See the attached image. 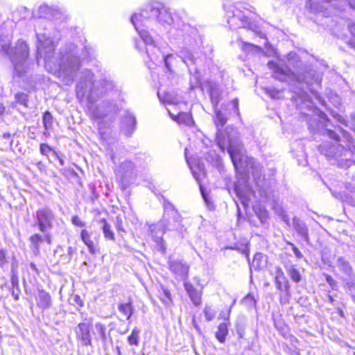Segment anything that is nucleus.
Instances as JSON below:
<instances>
[{
  "mask_svg": "<svg viewBox=\"0 0 355 355\" xmlns=\"http://www.w3.org/2000/svg\"><path fill=\"white\" fill-rule=\"evenodd\" d=\"M272 71V77L281 82L291 85L294 95L291 101L300 110L302 115L306 117L308 128L311 132L326 135L335 142L324 141L318 146V151L324 155L332 164L341 167H349L355 163L352 158L355 155V141L352 135L342 128H339L341 137L334 130L327 128L329 119L327 114L314 105L310 96L305 89L311 93L315 92L313 86H320L322 74L309 65L299 68L296 72L284 68L274 60L268 62Z\"/></svg>",
  "mask_w": 355,
  "mask_h": 355,
  "instance_id": "nucleus-1",
  "label": "nucleus"
},
{
  "mask_svg": "<svg viewBox=\"0 0 355 355\" xmlns=\"http://www.w3.org/2000/svg\"><path fill=\"white\" fill-rule=\"evenodd\" d=\"M130 20L141 40V43L145 46V53L150 60L156 63L161 59L164 62L166 69L172 73L173 67L176 62V57L171 53L164 54L157 46L155 39L145 29L149 28L153 24L158 23L164 26L171 25L174 22L168 9L159 2H153L146 5L139 13L134 14Z\"/></svg>",
  "mask_w": 355,
  "mask_h": 355,
  "instance_id": "nucleus-2",
  "label": "nucleus"
},
{
  "mask_svg": "<svg viewBox=\"0 0 355 355\" xmlns=\"http://www.w3.org/2000/svg\"><path fill=\"white\" fill-rule=\"evenodd\" d=\"M93 78L94 74L90 70L83 72V76L76 85L77 96L87 98L89 103L105 97L93 111L96 119H102L110 114L117 113L122 109L123 101L121 87L109 79L94 80Z\"/></svg>",
  "mask_w": 355,
  "mask_h": 355,
  "instance_id": "nucleus-3",
  "label": "nucleus"
},
{
  "mask_svg": "<svg viewBox=\"0 0 355 355\" xmlns=\"http://www.w3.org/2000/svg\"><path fill=\"white\" fill-rule=\"evenodd\" d=\"M241 144L239 140L228 141L227 153L231 158L235 171L242 176L234 183V191L236 196L245 206L253 193L252 187L248 180L251 172L258 187H262L264 180L262 166L252 157H248L241 153Z\"/></svg>",
  "mask_w": 355,
  "mask_h": 355,
  "instance_id": "nucleus-4",
  "label": "nucleus"
},
{
  "mask_svg": "<svg viewBox=\"0 0 355 355\" xmlns=\"http://www.w3.org/2000/svg\"><path fill=\"white\" fill-rule=\"evenodd\" d=\"M93 50L90 47L85 46L79 55V50L73 44H68L64 50L60 51L58 61V76L65 85H71L78 71L81 66V60H85L92 56Z\"/></svg>",
  "mask_w": 355,
  "mask_h": 355,
  "instance_id": "nucleus-5",
  "label": "nucleus"
},
{
  "mask_svg": "<svg viewBox=\"0 0 355 355\" xmlns=\"http://www.w3.org/2000/svg\"><path fill=\"white\" fill-rule=\"evenodd\" d=\"M1 48L9 56L16 76L23 77L31 70V65L33 64H31L28 60L29 49L25 42L18 40L12 49H10L9 44H1Z\"/></svg>",
  "mask_w": 355,
  "mask_h": 355,
  "instance_id": "nucleus-6",
  "label": "nucleus"
},
{
  "mask_svg": "<svg viewBox=\"0 0 355 355\" xmlns=\"http://www.w3.org/2000/svg\"><path fill=\"white\" fill-rule=\"evenodd\" d=\"M36 36L37 41L36 59L37 62H39V59L42 57L46 63L52 62L55 49V44L53 40L46 33H37Z\"/></svg>",
  "mask_w": 355,
  "mask_h": 355,
  "instance_id": "nucleus-7",
  "label": "nucleus"
},
{
  "mask_svg": "<svg viewBox=\"0 0 355 355\" xmlns=\"http://www.w3.org/2000/svg\"><path fill=\"white\" fill-rule=\"evenodd\" d=\"M215 117L214 123L217 128L216 132V141L217 145L221 151L225 152V149L227 150L228 141L231 140H239L237 138H231L229 133L224 134L222 131V128L225 125L227 121V117L217 107L214 109Z\"/></svg>",
  "mask_w": 355,
  "mask_h": 355,
  "instance_id": "nucleus-8",
  "label": "nucleus"
},
{
  "mask_svg": "<svg viewBox=\"0 0 355 355\" xmlns=\"http://www.w3.org/2000/svg\"><path fill=\"white\" fill-rule=\"evenodd\" d=\"M55 219V214L49 207L40 208L36 211L35 225L42 233H45L51 230Z\"/></svg>",
  "mask_w": 355,
  "mask_h": 355,
  "instance_id": "nucleus-9",
  "label": "nucleus"
},
{
  "mask_svg": "<svg viewBox=\"0 0 355 355\" xmlns=\"http://www.w3.org/2000/svg\"><path fill=\"white\" fill-rule=\"evenodd\" d=\"M175 35L182 43L189 47H193L198 44V30L188 24L182 23L175 28Z\"/></svg>",
  "mask_w": 355,
  "mask_h": 355,
  "instance_id": "nucleus-10",
  "label": "nucleus"
},
{
  "mask_svg": "<svg viewBox=\"0 0 355 355\" xmlns=\"http://www.w3.org/2000/svg\"><path fill=\"white\" fill-rule=\"evenodd\" d=\"M227 15L228 17L227 23L232 29L243 28L254 31L256 27V25L252 24L250 19L237 8H235L232 11L227 12Z\"/></svg>",
  "mask_w": 355,
  "mask_h": 355,
  "instance_id": "nucleus-11",
  "label": "nucleus"
},
{
  "mask_svg": "<svg viewBox=\"0 0 355 355\" xmlns=\"http://www.w3.org/2000/svg\"><path fill=\"white\" fill-rule=\"evenodd\" d=\"M92 324L90 320L85 319V321L80 322L75 328L76 340L82 346H92Z\"/></svg>",
  "mask_w": 355,
  "mask_h": 355,
  "instance_id": "nucleus-12",
  "label": "nucleus"
},
{
  "mask_svg": "<svg viewBox=\"0 0 355 355\" xmlns=\"http://www.w3.org/2000/svg\"><path fill=\"white\" fill-rule=\"evenodd\" d=\"M164 214L162 223L166 230L173 223H178L182 218L175 206L166 198L163 197Z\"/></svg>",
  "mask_w": 355,
  "mask_h": 355,
  "instance_id": "nucleus-13",
  "label": "nucleus"
},
{
  "mask_svg": "<svg viewBox=\"0 0 355 355\" xmlns=\"http://www.w3.org/2000/svg\"><path fill=\"white\" fill-rule=\"evenodd\" d=\"M137 128L135 116L129 110L125 111L120 118V131L127 137H132Z\"/></svg>",
  "mask_w": 355,
  "mask_h": 355,
  "instance_id": "nucleus-14",
  "label": "nucleus"
},
{
  "mask_svg": "<svg viewBox=\"0 0 355 355\" xmlns=\"http://www.w3.org/2000/svg\"><path fill=\"white\" fill-rule=\"evenodd\" d=\"M77 248L75 246L64 247L58 245L54 250V257L57 258L58 262L61 264L69 263L74 254H76Z\"/></svg>",
  "mask_w": 355,
  "mask_h": 355,
  "instance_id": "nucleus-15",
  "label": "nucleus"
},
{
  "mask_svg": "<svg viewBox=\"0 0 355 355\" xmlns=\"http://www.w3.org/2000/svg\"><path fill=\"white\" fill-rule=\"evenodd\" d=\"M333 196L340 200L345 205L355 207V187L350 184L345 186L342 191L332 193Z\"/></svg>",
  "mask_w": 355,
  "mask_h": 355,
  "instance_id": "nucleus-16",
  "label": "nucleus"
},
{
  "mask_svg": "<svg viewBox=\"0 0 355 355\" xmlns=\"http://www.w3.org/2000/svg\"><path fill=\"white\" fill-rule=\"evenodd\" d=\"M170 270L177 278L185 280L189 273V266L180 260H170L168 261Z\"/></svg>",
  "mask_w": 355,
  "mask_h": 355,
  "instance_id": "nucleus-17",
  "label": "nucleus"
},
{
  "mask_svg": "<svg viewBox=\"0 0 355 355\" xmlns=\"http://www.w3.org/2000/svg\"><path fill=\"white\" fill-rule=\"evenodd\" d=\"M293 227L296 233L307 244H310V238L309 235V228L306 223L299 218L295 216L293 218Z\"/></svg>",
  "mask_w": 355,
  "mask_h": 355,
  "instance_id": "nucleus-18",
  "label": "nucleus"
},
{
  "mask_svg": "<svg viewBox=\"0 0 355 355\" xmlns=\"http://www.w3.org/2000/svg\"><path fill=\"white\" fill-rule=\"evenodd\" d=\"M275 284L276 288L280 292L291 290V286L288 279L285 276L284 271L279 267L275 268Z\"/></svg>",
  "mask_w": 355,
  "mask_h": 355,
  "instance_id": "nucleus-19",
  "label": "nucleus"
},
{
  "mask_svg": "<svg viewBox=\"0 0 355 355\" xmlns=\"http://www.w3.org/2000/svg\"><path fill=\"white\" fill-rule=\"evenodd\" d=\"M35 300L37 306L42 311L49 309L53 304L50 293L44 289L38 290Z\"/></svg>",
  "mask_w": 355,
  "mask_h": 355,
  "instance_id": "nucleus-20",
  "label": "nucleus"
},
{
  "mask_svg": "<svg viewBox=\"0 0 355 355\" xmlns=\"http://www.w3.org/2000/svg\"><path fill=\"white\" fill-rule=\"evenodd\" d=\"M180 58L182 59V62H184L188 67L189 73H192L193 71L195 73H197L198 70L195 67L196 58L190 49L187 48H183L180 51Z\"/></svg>",
  "mask_w": 355,
  "mask_h": 355,
  "instance_id": "nucleus-21",
  "label": "nucleus"
},
{
  "mask_svg": "<svg viewBox=\"0 0 355 355\" xmlns=\"http://www.w3.org/2000/svg\"><path fill=\"white\" fill-rule=\"evenodd\" d=\"M336 264L339 270L347 277V280H352L354 274L349 261L346 258L338 257Z\"/></svg>",
  "mask_w": 355,
  "mask_h": 355,
  "instance_id": "nucleus-22",
  "label": "nucleus"
},
{
  "mask_svg": "<svg viewBox=\"0 0 355 355\" xmlns=\"http://www.w3.org/2000/svg\"><path fill=\"white\" fill-rule=\"evenodd\" d=\"M135 171V164L130 160H125L121 164L117 171V175H120L122 180H125L131 178Z\"/></svg>",
  "mask_w": 355,
  "mask_h": 355,
  "instance_id": "nucleus-23",
  "label": "nucleus"
},
{
  "mask_svg": "<svg viewBox=\"0 0 355 355\" xmlns=\"http://www.w3.org/2000/svg\"><path fill=\"white\" fill-rule=\"evenodd\" d=\"M184 289L188 293L192 303L196 306H198L201 304V293L199 292L191 283L185 282L184 284Z\"/></svg>",
  "mask_w": 355,
  "mask_h": 355,
  "instance_id": "nucleus-24",
  "label": "nucleus"
},
{
  "mask_svg": "<svg viewBox=\"0 0 355 355\" xmlns=\"http://www.w3.org/2000/svg\"><path fill=\"white\" fill-rule=\"evenodd\" d=\"M56 12L55 9L49 7L46 4H42L37 10L33 12V15L35 17L51 19Z\"/></svg>",
  "mask_w": 355,
  "mask_h": 355,
  "instance_id": "nucleus-25",
  "label": "nucleus"
},
{
  "mask_svg": "<svg viewBox=\"0 0 355 355\" xmlns=\"http://www.w3.org/2000/svg\"><path fill=\"white\" fill-rule=\"evenodd\" d=\"M222 89L219 85L213 83L209 85V97L214 109L218 107V103L222 99Z\"/></svg>",
  "mask_w": 355,
  "mask_h": 355,
  "instance_id": "nucleus-26",
  "label": "nucleus"
},
{
  "mask_svg": "<svg viewBox=\"0 0 355 355\" xmlns=\"http://www.w3.org/2000/svg\"><path fill=\"white\" fill-rule=\"evenodd\" d=\"M331 115L339 123L346 127H348L350 130L355 132V112L350 114L349 119H346L342 115L335 112H332Z\"/></svg>",
  "mask_w": 355,
  "mask_h": 355,
  "instance_id": "nucleus-27",
  "label": "nucleus"
},
{
  "mask_svg": "<svg viewBox=\"0 0 355 355\" xmlns=\"http://www.w3.org/2000/svg\"><path fill=\"white\" fill-rule=\"evenodd\" d=\"M184 155L188 165L190 167L191 171L193 178L200 184V180L202 175L204 174V166L200 162H198L196 165H191L187 156V149L184 150Z\"/></svg>",
  "mask_w": 355,
  "mask_h": 355,
  "instance_id": "nucleus-28",
  "label": "nucleus"
},
{
  "mask_svg": "<svg viewBox=\"0 0 355 355\" xmlns=\"http://www.w3.org/2000/svg\"><path fill=\"white\" fill-rule=\"evenodd\" d=\"M284 268L286 272L293 282L297 284L302 280V275L300 270L297 268L296 265L292 263L285 264Z\"/></svg>",
  "mask_w": 355,
  "mask_h": 355,
  "instance_id": "nucleus-29",
  "label": "nucleus"
},
{
  "mask_svg": "<svg viewBox=\"0 0 355 355\" xmlns=\"http://www.w3.org/2000/svg\"><path fill=\"white\" fill-rule=\"evenodd\" d=\"M229 334V324L227 322H221L217 327L215 337L220 343H225Z\"/></svg>",
  "mask_w": 355,
  "mask_h": 355,
  "instance_id": "nucleus-30",
  "label": "nucleus"
},
{
  "mask_svg": "<svg viewBox=\"0 0 355 355\" xmlns=\"http://www.w3.org/2000/svg\"><path fill=\"white\" fill-rule=\"evenodd\" d=\"M263 254L257 252L254 254L252 262L250 261V260L248 261L249 266H250V282H252V268H253L256 270H261L263 267Z\"/></svg>",
  "mask_w": 355,
  "mask_h": 355,
  "instance_id": "nucleus-31",
  "label": "nucleus"
},
{
  "mask_svg": "<svg viewBox=\"0 0 355 355\" xmlns=\"http://www.w3.org/2000/svg\"><path fill=\"white\" fill-rule=\"evenodd\" d=\"M246 329V320L243 317L238 318L234 323V329L238 335V340L244 339Z\"/></svg>",
  "mask_w": 355,
  "mask_h": 355,
  "instance_id": "nucleus-32",
  "label": "nucleus"
},
{
  "mask_svg": "<svg viewBox=\"0 0 355 355\" xmlns=\"http://www.w3.org/2000/svg\"><path fill=\"white\" fill-rule=\"evenodd\" d=\"M99 222L102 225L101 228L105 239L106 240L115 241V235L114 232L111 229V225L107 222V220L105 218L100 219Z\"/></svg>",
  "mask_w": 355,
  "mask_h": 355,
  "instance_id": "nucleus-33",
  "label": "nucleus"
},
{
  "mask_svg": "<svg viewBox=\"0 0 355 355\" xmlns=\"http://www.w3.org/2000/svg\"><path fill=\"white\" fill-rule=\"evenodd\" d=\"M80 237L83 243L87 245L89 252L94 254L96 253V247L94 242L90 239V235L86 230H83L80 232Z\"/></svg>",
  "mask_w": 355,
  "mask_h": 355,
  "instance_id": "nucleus-34",
  "label": "nucleus"
},
{
  "mask_svg": "<svg viewBox=\"0 0 355 355\" xmlns=\"http://www.w3.org/2000/svg\"><path fill=\"white\" fill-rule=\"evenodd\" d=\"M253 211L261 224H265L267 222L268 213L264 207L260 205H255L253 207Z\"/></svg>",
  "mask_w": 355,
  "mask_h": 355,
  "instance_id": "nucleus-35",
  "label": "nucleus"
},
{
  "mask_svg": "<svg viewBox=\"0 0 355 355\" xmlns=\"http://www.w3.org/2000/svg\"><path fill=\"white\" fill-rule=\"evenodd\" d=\"M29 241L32 245V250L35 254L40 252V243L43 242V236L40 234H34L29 238Z\"/></svg>",
  "mask_w": 355,
  "mask_h": 355,
  "instance_id": "nucleus-36",
  "label": "nucleus"
},
{
  "mask_svg": "<svg viewBox=\"0 0 355 355\" xmlns=\"http://www.w3.org/2000/svg\"><path fill=\"white\" fill-rule=\"evenodd\" d=\"M118 309L121 313L126 316L127 320H129L133 314L134 309L132 305V302L119 304Z\"/></svg>",
  "mask_w": 355,
  "mask_h": 355,
  "instance_id": "nucleus-37",
  "label": "nucleus"
},
{
  "mask_svg": "<svg viewBox=\"0 0 355 355\" xmlns=\"http://www.w3.org/2000/svg\"><path fill=\"white\" fill-rule=\"evenodd\" d=\"M141 331L139 328L135 327L130 335L128 337V343L130 345L138 347L139 344Z\"/></svg>",
  "mask_w": 355,
  "mask_h": 355,
  "instance_id": "nucleus-38",
  "label": "nucleus"
},
{
  "mask_svg": "<svg viewBox=\"0 0 355 355\" xmlns=\"http://www.w3.org/2000/svg\"><path fill=\"white\" fill-rule=\"evenodd\" d=\"M95 327L100 336V339L103 344V348L105 349L107 347L106 342L107 339L106 336V327L101 322H97L95 324Z\"/></svg>",
  "mask_w": 355,
  "mask_h": 355,
  "instance_id": "nucleus-39",
  "label": "nucleus"
},
{
  "mask_svg": "<svg viewBox=\"0 0 355 355\" xmlns=\"http://www.w3.org/2000/svg\"><path fill=\"white\" fill-rule=\"evenodd\" d=\"M242 303L249 309H257V300L251 293H248L242 300Z\"/></svg>",
  "mask_w": 355,
  "mask_h": 355,
  "instance_id": "nucleus-40",
  "label": "nucleus"
},
{
  "mask_svg": "<svg viewBox=\"0 0 355 355\" xmlns=\"http://www.w3.org/2000/svg\"><path fill=\"white\" fill-rule=\"evenodd\" d=\"M170 116L173 121H177L178 123L189 124L190 121V116L188 114L184 112H180L178 115H174L168 111Z\"/></svg>",
  "mask_w": 355,
  "mask_h": 355,
  "instance_id": "nucleus-41",
  "label": "nucleus"
},
{
  "mask_svg": "<svg viewBox=\"0 0 355 355\" xmlns=\"http://www.w3.org/2000/svg\"><path fill=\"white\" fill-rule=\"evenodd\" d=\"M42 122L44 127V129L46 130H49L52 127L53 124V116L50 112L46 111L43 114L42 116Z\"/></svg>",
  "mask_w": 355,
  "mask_h": 355,
  "instance_id": "nucleus-42",
  "label": "nucleus"
},
{
  "mask_svg": "<svg viewBox=\"0 0 355 355\" xmlns=\"http://www.w3.org/2000/svg\"><path fill=\"white\" fill-rule=\"evenodd\" d=\"M181 222L182 218H180V220H179L178 223H173V225L168 227L166 230L170 231H177L182 236V237H184V233L186 232V228L184 227Z\"/></svg>",
  "mask_w": 355,
  "mask_h": 355,
  "instance_id": "nucleus-43",
  "label": "nucleus"
},
{
  "mask_svg": "<svg viewBox=\"0 0 355 355\" xmlns=\"http://www.w3.org/2000/svg\"><path fill=\"white\" fill-rule=\"evenodd\" d=\"M203 312L207 322L212 321L216 314V311L211 306L207 304L205 305Z\"/></svg>",
  "mask_w": 355,
  "mask_h": 355,
  "instance_id": "nucleus-44",
  "label": "nucleus"
},
{
  "mask_svg": "<svg viewBox=\"0 0 355 355\" xmlns=\"http://www.w3.org/2000/svg\"><path fill=\"white\" fill-rule=\"evenodd\" d=\"M200 193H201L202 197L207 208L209 210L214 209V208H215L214 205L209 199V196H208L207 193L206 192L205 189L201 185H200Z\"/></svg>",
  "mask_w": 355,
  "mask_h": 355,
  "instance_id": "nucleus-45",
  "label": "nucleus"
},
{
  "mask_svg": "<svg viewBox=\"0 0 355 355\" xmlns=\"http://www.w3.org/2000/svg\"><path fill=\"white\" fill-rule=\"evenodd\" d=\"M15 98L18 103H19L21 105H24L26 107H28V94L23 92H19L15 94Z\"/></svg>",
  "mask_w": 355,
  "mask_h": 355,
  "instance_id": "nucleus-46",
  "label": "nucleus"
},
{
  "mask_svg": "<svg viewBox=\"0 0 355 355\" xmlns=\"http://www.w3.org/2000/svg\"><path fill=\"white\" fill-rule=\"evenodd\" d=\"M155 227H150V230L153 234V241L157 243L159 246V250L163 252H165V243L163 238L162 236H155L153 234Z\"/></svg>",
  "mask_w": 355,
  "mask_h": 355,
  "instance_id": "nucleus-47",
  "label": "nucleus"
},
{
  "mask_svg": "<svg viewBox=\"0 0 355 355\" xmlns=\"http://www.w3.org/2000/svg\"><path fill=\"white\" fill-rule=\"evenodd\" d=\"M10 282L12 284V289H16L18 291V293H20V288L19 285V278L17 272L14 270L13 268L11 269V278Z\"/></svg>",
  "mask_w": 355,
  "mask_h": 355,
  "instance_id": "nucleus-48",
  "label": "nucleus"
},
{
  "mask_svg": "<svg viewBox=\"0 0 355 355\" xmlns=\"http://www.w3.org/2000/svg\"><path fill=\"white\" fill-rule=\"evenodd\" d=\"M40 152L44 156H49L50 153H53L55 156H57L55 151L53 150L52 148L50 147L47 144L43 143L40 146Z\"/></svg>",
  "mask_w": 355,
  "mask_h": 355,
  "instance_id": "nucleus-49",
  "label": "nucleus"
},
{
  "mask_svg": "<svg viewBox=\"0 0 355 355\" xmlns=\"http://www.w3.org/2000/svg\"><path fill=\"white\" fill-rule=\"evenodd\" d=\"M347 288V292L351 296L352 301L355 303V283L352 280L345 283V286Z\"/></svg>",
  "mask_w": 355,
  "mask_h": 355,
  "instance_id": "nucleus-50",
  "label": "nucleus"
},
{
  "mask_svg": "<svg viewBox=\"0 0 355 355\" xmlns=\"http://www.w3.org/2000/svg\"><path fill=\"white\" fill-rule=\"evenodd\" d=\"M348 27L352 34V37L350 38L348 44L351 48L355 50V24H349Z\"/></svg>",
  "mask_w": 355,
  "mask_h": 355,
  "instance_id": "nucleus-51",
  "label": "nucleus"
},
{
  "mask_svg": "<svg viewBox=\"0 0 355 355\" xmlns=\"http://www.w3.org/2000/svg\"><path fill=\"white\" fill-rule=\"evenodd\" d=\"M281 293H282V295H280V299H279L281 304L283 305V304H286L288 303L289 300L291 297V290H288V292L283 291Z\"/></svg>",
  "mask_w": 355,
  "mask_h": 355,
  "instance_id": "nucleus-52",
  "label": "nucleus"
},
{
  "mask_svg": "<svg viewBox=\"0 0 355 355\" xmlns=\"http://www.w3.org/2000/svg\"><path fill=\"white\" fill-rule=\"evenodd\" d=\"M325 280L327 283L330 286V287L333 290L337 289V282L330 275L328 274H324Z\"/></svg>",
  "mask_w": 355,
  "mask_h": 355,
  "instance_id": "nucleus-53",
  "label": "nucleus"
},
{
  "mask_svg": "<svg viewBox=\"0 0 355 355\" xmlns=\"http://www.w3.org/2000/svg\"><path fill=\"white\" fill-rule=\"evenodd\" d=\"M70 301H71V304L73 305L76 304L78 307L84 306L83 301L82 300L81 297L78 295H75L72 296L70 298Z\"/></svg>",
  "mask_w": 355,
  "mask_h": 355,
  "instance_id": "nucleus-54",
  "label": "nucleus"
},
{
  "mask_svg": "<svg viewBox=\"0 0 355 355\" xmlns=\"http://www.w3.org/2000/svg\"><path fill=\"white\" fill-rule=\"evenodd\" d=\"M286 244L291 247V249H292L295 256L298 259L303 258L302 253L300 251V250L293 243H291L290 241H286Z\"/></svg>",
  "mask_w": 355,
  "mask_h": 355,
  "instance_id": "nucleus-55",
  "label": "nucleus"
},
{
  "mask_svg": "<svg viewBox=\"0 0 355 355\" xmlns=\"http://www.w3.org/2000/svg\"><path fill=\"white\" fill-rule=\"evenodd\" d=\"M8 262L6 257V250L4 249H0V267L3 268L6 264Z\"/></svg>",
  "mask_w": 355,
  "mask_h": 355,
  "instance_id": "nucleus-56",
  "label": "nucleus"
},
{
  "mask_svg": "<svg viewBox=\"0 0 355 355\" xmlns=\"http://www.w3.org/2000/svg\"><path fill=\"white\" fill-rule=\"evenodd\" d=\"M266 93L272 98H279L280 96V92L275 89L268 88L266 89Z\"/></svg>",
  "mask_w": 355,
  "mask_h": 355,
  "instance_id": "nucleus-57",
  "label": "nucleus"
},
{
  "mask_svg": "<svg viewBox=\"0 0 355 355\" xmlns=\"http://www.w3.org/2000/svg\"><path fill=\"white\" fill-rule=\"evenodd\" d=\"M115 226L119 232H125V230L123 227V220L120 216H116L115 220Z\"/></svg>",
  "mask_w": 355,
  "mask_h": 355,
  "instance_id": "nucleus-58",
  "label": "nucleus"
},
{
  "mask_svg": "<svg viewBox=\"0 0 355 355\" xmlns=\"http://www.w3.org/2000/svg\"><path fill=\"white\" fill-rule=\"evenodd\" d=\"M252 49H259V46L252 44L249 42H243L242 45V49L245 51H250Z\"/></svg>",
  "mask_w": 355,
  "mask_h": 355,
  "instance_id": "nucleus-59",
  "label": "nucleus"
},
{
  "mask_svg": "<svg viewBox=\"0 0 355 355\" xmlns=\"http://www.w3.org/2000/svg\"><path fill=\"white\" fill-rule=\"evenodd\" d=\"M72 223L77 227H84L85 222L82 221L78 216H73L71 218Z\"/></svg>",
  "mask_w": 355,
  "mask_h": 355,
  "instance_id": "nucleus-60",
  "label": "nucleus"
},
{
  "mask_svg": "<svg viewBox=\"0 0 355 355\" xmlns=\"http://www.w3.org/2000/svg\"><path fill=\"white\" fill-rule=\"evenodd\" d=\"M230 105H232L233 112L236 114L237 115H239V100L238 98H234L232 100Z\"/></svg>",
  "mask_w": 355,
  "mask_h": 355,
  "instance_id": "nucleus-61",
  "label": "nucleus"
},
{
  "mask_svg": "<svg viewBox=\"0 0 355 355\" xmlns=\"http://www.w3.org/2000/svg\"><path fill=\"white\" fill-rule=\"evenodd\" d=\"M238 250L240 251L243 254H245L248 261H250L249 248L248 245H241L240 248H238Z\"/></svg>",
  "mask_w": 355,
  "mask_h": 355,
  "instance_id": "nucleus-62",
  "label": "nucleus"
},
{
  "mask_svg": "<svg viewBox=\"0 0 355 355\" xmlns=\"http://www.w3.org/2000/svg\"><path fill=\"white\" fill-rule=\"evenodd\" d=\"M103 122H100L98 124V134L101 135V137L103 139H106V132L103 128Z\"/></svg>",
  "mask_w": 355,
  "mask_h": 355,
  "instance_id": "nucleus-63",
  "label": "nucleus"
},
{
  "mask_svg": "<svg viewBox=\"0 0 355 355\" xmlns=\"http://www.w3.org/2000/svg\"><path fill=\"white\" fill-rule=\"evenodd\" d=\"M43 241H45L47 244L50 245L52 243V238L50 233V231L46 232L45 233H43Z\"/></svg>",
  "mask_w": 355,
  "mask_h": 355,
  "instance_id": "nucleus-64",
  "label": "nucleus"
}]
</instances>
